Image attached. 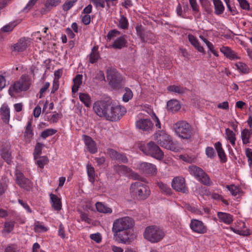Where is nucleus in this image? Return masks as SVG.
<instances>
[{
    "label": "nucleus",
    "instance_id": "nucleus-60",
    "mask_svg": "<svg viewBox=\"0 0 252 252\" xmlns=\"http://www.w3.org/2000/svg\"><path fill=\"white\" fill-rule=\"evenodd\" d=\"M58 235L62 239L66 237L64 227L62 223H60L58 230Z\"/></svg>",
    "mask_w": 252,
    "mask_h": 252
},
{
    "label": "nucleus",
    "instance_id": "nucleus-64",
    "mask_svg": "<svg viewBox=\"0 0 252 252\" xmlns=\"http://www.w3.org/2000/svg\"><path fill=\"white\" fill-rule=\"evenodd\" d=\"M179 158L183 160V161L188 162V163H191L193 161L194 158L189 156L187 155H181L179 156Z\"/></svg>",
    "mask_w": 252,
    "mask_h": 252
},
{
    "label": "nucleus",
    "instance_id": "nucleus-14",
    "mask_svg": "<svg viewBox=\"0 0 252 252\" xmlns=\"http://www.w3.org/2000/svg\"><path fill=\"white\" fill-rule=\"evenodd\" d=\"M172 187L175 190L187 193L188 192L186 185L185 180L181 177H176L173 178L172 181Z\"/></svg>",
    "mask_w": 252,
    "mask_h": 252
},
{
    "label": "nucleus",
    "instance_id": "nucleus-18",
    "mask_svg": "<svg viewBox=\"0 0 252 252\" xmlns=\"http://www.w3.org/2000/svg\"><path fill=\"white\" fill-rule=\"evenodd\" d=\"M32 119L28 121L25 127V131L24 132V139L25 141L28 143H30L33 138L34 132L32 126Z\"/></svg>",
    "mask_w": 252,
    "mask_h": 252
},
{
    "label": "nucleus",
    "instance_id": "nucleus-51",
    "mask_svg": "<svg viewBox=\"0 0 252 252\" xmlns=\"http://www.w3.org/2000/svg\"><path fill=\"white\" fill-rule=\"evenodd\" d=\"M128 26V22L127 18L124 15L121 16L119 20V26L122 29H126Z\"/></svg>",
    "mask_w": 252,
    "mask_h": 252
},
{
    "label": "nucleus",
    "instance_id": "nucleus-8",
    "mask_svg": "<svg viewBox=\"0 0 252 252\" xmlns=\"http://www.w3.org/2000/svg\"><path fill=\"white\" fill-rule=\"evenodd\" d=\"M107 78L109 84L115 89H119L124 85L122 76L114 68H110L107 69Z\"/></svg>",
    "mask_w": 252,
    "mask_h": 252
},
{
    "label": "nucleus",
    "instance_id": "nucleus-42",
    "mask_svg": "<svg viewBox=\"0 0 252 252\" xmlns=\"http://www.w3.org/2000/svg\"><path fill=\"white\" fill-rule=\"evenodd\" d=\"M237 69L243 74H248L250 72V68L248 65L243 63L239 62L235 64Z\"/></svg>",
    "mask_w": 252,
    "mask_h": 252
},
{
    "label": "nucleus",
    "instance_id": "nucleus-7",
    "mask_svg": "<svg viewBox=\"0 0 252 252\" xmlns=\"http://www.w3.org/2000/svg\"><path fill=\"white\" fill-rule=\"evenodd\" d=\"M174 128L177 135L182 139H189L192 135V129L186 121H179L174 125Z\"/></svg>",
    "mask_w": 252,
    "mask_h": 252
},
{
    "label": "nucleus",
    "instance_id": "nucleus-41",
    "mask_svg": "<svg viewBox=\"0 0 252 252\" xmlns=\"http://www.w3.org/2000/svg\"><path fill=\"white\" fill-rule=\"evenodd\" d=\"M225 134L227 140L230 142L233 147L235 146V141L236 139L235 133L229 128L225 129Z\"/></svg>",
    "mask_w": 252,
    "mask_h": 252
},
{
    "label": "nucleus",
    "instance_id": "nucleus-29",
    "mask_svg": "<svg viewBox=\"0 0 252 252\" xmlns=\"http://www.w3.org/2000/svg\"><path fill=\"white\" fill-rule=\"evenodd\" d=\"M98 47L97 46H94L89 56V62L91 63H94L97 62L100 58V55L98 51Z\"/></svg>",
    "mask_w": 252,
    "mask_h": 252
},
{
    "label": "nucleus",
    "instance_id": "nucleus-12",
    "mask_svg": "<svg viewBox=\"0 0 252 252\" xmlns=\"http://www.w3.org/2000/svg\"><path fill=\"white\" fill-rule=\"evenodd\" d=\"M16 183L21 188L27 190H30L32 187V182L25 177L24 174L21 171H17L16 174Z\"/></svg>",
    "mask_w": 252,
    "mask_h": 252
},
{
    "label": "nucleus",
    "instance_id": "nucleus-32",
    "mask_svg": "<svg viewBox=\"0 0 252 252\" xmlns=\"http://www.w3.org/2000/svg\"><path fill=\"white\" fill-rule=\"evenodd\" d=\"M83 75L77 74L73 80V85L72 87V92L76 93L82 83Z\"/></svg>",
    "mask_w": 252,
    "mask_h": 252
},
{
    "label": "nucleus",
    "instance_id": "nucleus-46",
    "mask_svg": "<svg viewBox=\"0 0 252 252\" xmlns=\"http://www.w3.org/2000/svg\"><path fill=\"white\" fill-rule=\"evenodd\" d=\"M44 145L39 142H37L34 147V152L33 153V158L38 157L40 156L42 153V150Z\"/></svg>",
    "mask_w": 252,
    "mask_h": 252
},
{
    "label": "nucleus",
    "instance_id": "nucleus-30",
    "mask_svg": "<svg viewBox=\"0 0 252 252\" xmlns=\"http://www.w3.org/2000/svg\"><path fill=\"white\" fill-rule=\"evenodd\" d=\"M188 39L191 44L195 47L199 52L204 53V50L202 46H201L197 38L191 34L188 35Z\"/></svg>",
    "mask_w": 252,
    "mask_h": 252
},
{
    "label": "nucleus",
    "instance_id": "nucleus-15",
    "mask_svg": "<svg viewBox=\"0 0 252 252\" xmlns=\"http://www.w3.org/2000/svg\"><path fill=\"white\" fill-rule=\"evenodd\" d=\"M30 38L26 37L21 38L16 43L11 46V50L12 52L17 53L23 52L27 49L30 45Z\"/></svg>",
    "mask_w": 252,
    "mask_h": 252
},
{
    "label": "nucleus",
    "instance_id": "nucleus-6",
    "mask_svg": "<svg viewBox=\"0 0 252 252\" xmlns=\"http://www.w3.org/2000/svg\"><path fill=\"white\" fill-rule=\"evenodd\" d=\"M156 135V140L160 146L172 151L178 150V148L173 143L171 137L165 131H159Z\"/></svg>",
    "mask_w": 252,
    "mask_h": 252
},
{
    "label": "nucleus",
    "instance_id": "nucleus-61",
    "mask_svg": "<svg viewBox=\"0 0 252 252\" xmlns=\"http://www.w3.org/2000/svg\"><path fill=\"white\" fill-rule=\"evenodd\" d=\"M245 154L248 158V162L250 166L252 165V150L250 148H247L245 150Z\"/></svg>",
    "mask_w": 252,
    "mask_h": 252
},
{
    "label": "nucleus",
    "instance_id": "nucleus-26",
    "mask_svg": "<svg viewBox=\"0 0 252 252\" xmlns=\"http://www.w3.org/2000/svg\"><path fill=\"white\" fill-rule=\"evenodd\" d=\"M114 170L119 175H123L125 176L130 175L132 170L126 165H115L114 167Z\"/></svg>",
    "mask_w": 252,
    "mask_h": 252
},
{
    "label": "nucleus",
    "instance_id": "nucleus-25",
    "mask_svg": "<svg viewBox=\"0 0 252 252\" xmlns=\"http://www.w3.org/2000/svg\"><path fill=\"white\" fill-rule=\"evenodd\" d=\"M220 51L229 60H234L238 58L236 53L228 46L221 47Z\"/></svg>",
    "mask_w": 252,
    "mask_h": 252
},
{
    "label": "nucleus",
    "instance_id": "nucleus-5",
    "mask_svg": "<svg viewBox=\"0 0 252 252\" xmlns=\"http://www.w3.org/2000/svg\"><path fill=\"white\" fill-rule=\"evenodd\" d=\"M109 108L107 110V114L105 118L110 121H117L126 112L124 107L112 104L110 101L109 103Z\"/></svg>",
    "mask_w": 252,
    "mask_h": 252
},
{
    "label": "nucleus",
    "instance_id": "nucleus-57",
    "mask_svg": "<svg viewBox=\"0 0 252 252\" xmlns=\"http://www.w3.org/2000/svg\"><path fill=\"white\" fill-rule=\"evenodd\" d=\"M34 231L37 232H46L48 229L44 225L39 223V222H37L34 225Z\"/></svg>",
    "mask_w": 252,
    "mask_h": 252
},
{
    "label": "nucleus",
    "instance_id": "nucleus-35",
    "mask_svg": "<svg viewBox=\"0 0 252 252\" xmlns=\"http://www.w3.org/2000/svg\"><path fill=\"white\" fill-rule=\"evenodd\" d=\"M79 97L80 100L84 103L85 106L87 107L91 106L92 100L89 94L86 93H80Z\"/></svg>",
    "mask_w": 252,
    "mask_h": 252
},
{
    "label": "nucleus",
    "instance_id": "nucleus-40",
    "mask_svg": "<svg viewBox=\"0 0 252 252\" xmlns=\"http://www.w3.org/2000/svg\"><path fill=\"white\" fill-rule=\"evenodd\" d=\"M251 134V130L248 129H244L241 131V138L243 144H247L250 143V138Z\"/></svg>",
    "mask_w": 252,
    "mask_h": 252
},
{
    "label": "nucleus",
    "instance_id": "nucleus-63",
    "mask_svg": "<svg viewBox=\"0 0 252 252\" xmlns=\"http://www.w3.org/2000/svg\"><path fill=\"white\" fill-rule=\"evenodd\" d=\"M37 0H30L24 8V11L26 12L29 11L33 7Z\"/></svg>",
    "mask_w": 252,
    "mask_h": 252
},
{
    "label": "nucleus",
    "instance_id": "nucleus-21",
    "mask_svg": "<svg viewBox=\"0 0 252 252\" xmlns=\"http://www.w3.org/2000/svg\"><path fill=\"white\" fill-rule=\"evenodd\" d=\"M10 110L8 105L4 103L0 108V116L3 122L8 124L10 117Z\"/></svg>",
    "mask_w": 252,
    "mask_h": 252
},
{
    "label": "nucleus",
    "instance_id": "nucleus-17",
    "mask_svg": "<svg viewBox=\"0 0 252 252\" xmlns=\"http://www.w3.org/2000/svg\"><path fill=\"white\" fill-rule=\"evenodd\" d=\"M139 168L143 173L150 175H155L157 174V172L156 165L148 162H142L140 163Z\"/></svg>",
    "mask_w": 252,
    "mask_h": 252
},
{
    "label": "nucleus",
    "instance_id": "nucleus-13",
    "mask_svg": "<svg viewBox=\"0 0 252 252\" xmlns=\"http://www.w3.org/2000/svg\"><path fill=\"white\" fill-rule=\"evenodd\" d=\"M189 227L192 232L197 234H204L207 232V227L201 220L193 219L191 220Z\"/></svg>",
    "mask_w": 252,
    "mask_h": 252
},
{
    "label": "nucleus",
    "instance_id": "nucleus-52",
    "mask_svg": "<svg viewBox=\"0 0 252 252\" xmlns=\"http://www.w3.org/2000/svg\"><path fill=\"white\" fill-rule=\"evenodd\" d=\"M90 238L94 241L96 243H100L102 241V236L101 234L97 232L95 233L91 234L90 235Z\"/></svg>",
    "mask_w": 252,
    "mask_h": 252
},
{
    "label": "nucleus",
    "instance_id": "nucleus-37",
    "mask_svg": "<svg viewBox=\"0 0 252 252\" xmlns=\"http://www.w3.org/2000/svg\"><path fill=\"white\" fill-rule=\"evenodd\" d=\"M169 92L174 93L178 94H183L186 91V88L181 86L170 85L167 88Z\"/></svg>",
    "mask_w": 252,
    "mask_h": 252
},
{
    "label": "nucleus",
    "instance_id": "nucleus-53",
    "mask_svg": "<svg viewBox=\"0 0 252 252\" xmlns=\"http://www.w3.org/2000/svg\"><path fill=\"white\" fill-rule=\"evenodd\" d=\"M230 229L234 233H235L237 234H239L240 235L248 236L250 234L249 230L247 229L246 230H240V229H235L232 227H230Z\"/></svg>",
    "mask_w": 252,
    "mask_h": 252
},
{
    "label": "nucleus",
    "instance_id": "nucleus-50",
    "mask_svg": "<svg viewBox=\"0 0 252 252\" xmlns=\"http://www.w3.org/2000/svg\"><path fill=\"white\" fill-rule=\"evenodd\" d=\"M1 158L6 162L8 164L11 162V154L7 150H3L1 154Z\"/></svg>",
    "mask_w": 252,
    "mask_h": 252
},
{
    "label": "nucleus",
    "instance_id": "nucleus-58",
    "mask_svg": "<svg viewBox=\"0 0 252 252\" xmlns=\"http://www.w3.org/2000/svg\"><path fill=\"white\" fill-rule=\"evenodd\" d=\"M120 34V32L116 30H112L109 31L106 36L107 39L108 40H110L112 38L114 37H116L117 35Z\"/></svg>",
    "mask_w": 252,
    "mask_h": 252
},
{
    "label": "nucleus",
    "instance_id": "nucleus-55",
    "mask_svg": "<svg viewBox=\"0 0 252 252\" xmlns=\"http://www.w3.org/2000/svg\"><path fill=\"white\" fill-rule=\"evenodd\" d=\"M205 153L208 158H212L216 156L214 149L211 147H207L205 150Z\"/></svg>",
    "mask_w": 252,
    "mask_h": 252
},
{
    "label": "nucleus",
    "instance_id": "nucleus-4",
    "mask_svg": "<svg viewBox=\"0 0 252 252\" xmlns=\"http://www.w3.org/2000/svg\"><path fill=\"white\" fill-rule=\"evenodd\" d=\"M140 149L146 155L150 156L158 160H161L164 157L163 152L154 142L151 141L146 145L140 146Z\"/></svg>",
    "mask_w": 252,
    "mask_h": 252
},
{
    "label": "nucleus",
    "instance_id": "nucleus-33",
    "mask_svg": "<svg viewBox=\"0 0 252 252\" xmlns=\"http://www.w3.org/2000/svg\"><path fill=\"white\" fill-rule=\"evenodd\" d=\"M35 164L41 169H43L45 165L47 164L49 159L46 156H39L33 158Z\"/></svg>",
    "mask_w": 252,
    "mask_h": 252
},
{
    "label": "nucleus",
    "instance_id": "nucleus-20",
    "mask_svg": "<svg viewBox=\"0 0 252 252\" xmlns=\"http://www.w3.org/2000/svg\"><path fill=\"white\" fill-rule=\"evenodd\" d=\"M137 33L143 42L154 44L155 42V36L154 33L150 32H142L137 30Z\"/></svg>",
    "mask_w": 252,
    "mask_h": 252
},
{
    "label": "nucleus",
    "instance_id": "nucleus-10",
    "mask_svg": "<svg viewBox=\"0 0 252 252\" xmlns=\"http://www.w3.org/2000/svg\"><path fill=\"white\" fill-rule=\"evenodd\" d=\"M189 171L198 180L206 186L211 185L210 179L208 175L200 167L195 165H190L189 167Z\"/></svg>",
    "mask_w": 252,
    "mask_h": 252
},
{
    "label": "nucleus",
    "instance_id": "nucleus-54",
    "mask_svg": "<svg viewBox=\"0 0 252 252\" xmlns=\"http://www.w3.org/2000/svg\"><path fill=\"white\" fill-rule=\"evenodd\" d=\"M16 24L15 22L10 23L9 24L5 25L1 29V31L3 32H9L13 30L14 28L16 26Z\"/></svg>",
    "mask_w": 252,
    "mask_h": 252
},
{
    "label": "nucleus",
    "instance_id": "nucleus-3",
    "mask_svg": "<svg viewBox=\"0 0 252 252\" xmlns=\"http://www.w3.org/2000/svg\"><path fill=\"white\" fill-rule=\"evenodd\" d=\"M163 230L159 227L151 225L146 228L144 233V238L152 243H157L164 237Z\"/></svg>",
    "mask_w": 252,
    "mask_h": 252
},
{
    "label": "nucleus",
    "instance_id": "nucleus-22",
    "mask_svg": "<svg viewBox=\"0 0 252 252\" xmlns=\"http://www.w3.org/2000/svg\"><path fill=\"white\" fill-rule=\"evenodd\" d=\"M217 217L220 222H223L227 225L231 224L233 221V216L227 213L218 212Z\"/></svg>",
    "mask_w": 252,
    "mask_h": 252
},
{
    "label": "nucleus",
    "instance_id": "nucleus-39",
    "mask_svg": "<svg viewBox=\"0 0 252 252\" xmlns=\"http://www.w3.org/2000/svg\"><path fill=\"white\" fill-rule=\"evenodd\" d=\"M87 172L89 181L92 184H94L95 181V174L94 168L91 164H88L87 165Z\"/></svg>",
    "mask_w": 252,
    "mask_h": 252
},
{
    "label": "nucleus",
    "instance_id": "nucleus-43",
    "mask_svg": "<svg viewBox=\"0 0 252 252\" xmlns=\"http://www.w3.org/2000/svg\"><path fill=\"white\" fill-rule=\"evenodd\" d=\"M15 223V222L13 220L6 221L4 224V228L2 232H5L7 233H10L14 228Z\"/></svg>",
    "mask_w": 252,
    "mask_h": 252
},
{
    "label": "nucleus",
    "instance_id": "nucleus-31",
    "mask_svg": "<svg viewBox=\"0 0 252 252\" xmlns=\"http://www.w3.org/2000/svg\"><path fill=\"white\" fill-rule=\"evenodd\" d=\"M97 211L101 213L110 214L112 213V208L102 202H97L95 203Z\"/></svg>",
    "mask_w": 252,
    "mask_h": 252
},
{
    "label": "nucleus",
    "instance_id": "nucleus-27",
    "mask_svg": "<svg viewBox=\"0 0 252 252\" xmlns=\"http://www.w3.org/2000/svg\"><path fill=\"white\" fill-rule=\"evenodd\" d=\"M50 198L52 207L56 211H60L62 209V202L60 198L53 193L50 194Z\"/></svg>",
    "mask_w": 252,
    "mask_h": 252
},
{
    "label": "nucleus",
    "instance_id": "nucleus-62",
    "mask_svg": "<svg viewBox=\"0 0 252 252\" xmlns=\"http://www.w3.org/2000/svg\"><path fill=\"white\" fill-rule=\"evenodd\" d=\"M81 21L85 25L90 24L91 21L90 15L85 14L84 16H81Z\"/></svg>",
    "mask_w": 252,
    "mask_h": 252
},
{
    "label": "nucleus",
    "instance_id": "nucleus-48",
    "mask_svg": "<svg viewBox=\"0 0 252 252\" xmlns=\"http://www.w3.org/2000/svg\"><path fill=\"white\" fill-rule=\"evenodd\" d=\"M77 0H67L62 6L63 11L67 12L76 3Z\"/></svg>",
    "mask_w": 252,
    "mask_h": 252
},
{
    "label": "nucleus",
    "instance_id": "nucleus-2",
    "mask_svg": "<svg viewBox=\"0 0 252 252\" xmlns=\"http://www.w3.org/2000/svg\"><path fill=\"white\" fill-rule=\"evenodd\" d=\"M131 195L139 200L147 198L151 193L149 187L145 184L137 181L131 184L130 187Z\"/></svg>",
    "mask_w": 252,
    "mask_h": 252
},
{
    "label": "nucleus",
    "instance_id": "nucleus-19",
    "mask_svg": "<svg viewBox=\"0 0 252 252\" xmlns=\"http://www.w3.org/2000/svg\"><path fill=\"white\" fill-rule=\"evenodd\" d=\"M83 140L88 151L91 154H95L97 152V148L95 141L89 136L83 135Z\"/></svg>",
    "mask_w": 252,
    "mask_h": 252
},
{
    "label": "nucleus",
    "instance_id": "nucleus-9",
    "mask_svg": "<svg viewBox=\"0 0 252 252\" xmlns=\"http://www.w3.org/2000/svg\"><path fill=\"white\" fill-rule=\"evenodd\" d=\"M32 78L28 75H22L18 81L14 83L12 87L9 88V92L11 95L12 92L18 93L23 91H27L30 88L32 84Z\"/></svg>",
    "mask_w": 252,
    "mask_h": 252
},
{
    "label": "nucleus",
    "instance_id": "nucleus-1",
    "mask_svg": "<svg viewBox=\"0 0 252 252\" xmlns=\"http://www.w3.org/2000/svg\"><path fill=\"white\" fill-rule=\"evenodd\" d=\"M134 224L133 219L128 216L115 220L112 228L114 240L119 243L130 244L132 239L130 229Z\"/></svg>",
    "mask_w": 252,
    "mask_h": 252
},
{
    "label": "nucleus",
    "instance_id": "nucleus-56",
    "mask_svg": "<svg viewBox=\"0 0 252 252\" xmlns=\"http://www.w3.org/2000/svg\"><path fill=\"white\" fill-rule=\"evenodd\" d=\"M90 1L96 8L105 7V0H90Z\"/></svg>",
    "mask_w": 252,
    "mask_h": 252
},
{
    "label": "nucleus",
    "instance_id": "nucleus-44",
    "mask_svg": "<svg viewBox=\"0 0 252 252\" xmlns=\"http://www.w3.org/2000/svg\"><path fill=\"white\" fill-rule=\"evenodd\" d=\"M62 0H46L45 3V8L50 10L53 7H56L61 3Z\"/></svg>",
    "mask_w": 252,
    "mask_h": 252
},
{
    "label": "nucleus",
    "instance_id": "nucleus-34",
    "mask_svg": "<svg viewBox=\"0 0 252 252\" xmlns=\"http://www.w3.org/2000/svg\"><path fill=\"white\" fill-rule=\"evenodd\" d=\"M167 108L172 112H176L180 109L181 106L178 100L173 99L168 101Z\"/></svg>",
    "mask_w": 252,
    "mask_h": 252
},
{
    "label": "nucleus",
    "instance_id": "nucleus-23",
    "mask_svg": "<svg viewBox=\"0 0 252 252\" xmlns=\"http://www.w3.org/2000/svg\"><path fill=\"white\" fill-rule=\"evenodd\" d=\"M108 153L112 159H116L124 163L128 162V159L124 154L119 153L113 149H110L108 151Z\"/></svg>",
    "mask_w": 252,
    "mask_h": 252
},
{
    "label": "nucleus",
    "instance_id": "nucleus-49",
    "mask_svg": "<svg viewBox=\"0 0 252 252\" xmlns=\"http://www.w3.org/2000/svg\"><path fill=\"white\" fill-rule=\"evenodd\" d=\"M126 93L124 94L123 96V100L126 102L130 100L133 97V93L132 91L128 88L126 87L125 88Z\"/></svg>",
    "mask_w": 252,
    "mask_h": 252
},
{
    "label": "nucleus",
    "instance_id": "nucleus-59",
    "mask_svg": "<svg viewBox=\"0 0 252 252\" xmlns=\"http://www.w3.org/2000/svg\"><path fill=\"white\" fill-rule=\"evenodd\" d=\"M240 7L245 10L250 9V4L249 2L247 0H237Z\"/></svg>",
    "mask_w": 252,
    "mask_h": 252
},
{
    "label": "nucleus",
    "instance_id": "nucleus-45",
    "mask_svg": "<svg viewBox=\"0 0 252 252\" xmlns=\"http://www.w3.org/2000/svg\"><path fill=\"white\" fill-rule=\"evenodd\" d=\"M226 189L230 191L231 194L233 196H236L239 194L241 191V189L235 185H226Z\"/></svg>",
    "mask_w": 252,
    "mask_h": 252
},
{
    "label": "nucleus",
    "instance_id": "nucleus-38",
    "mask_svg": "<svg viewBox=\"0 0 252 252\" xmlns=\"http://www.w3.org/2000/svg\"><path fill=\"white\" fill-rule=\"evenodd\" d=\"M158 186L161 192L165 195H170L172 193V189L167 184L162 182H158Z\"/></svg>",
    "mask_w": 252,
    "mask_h": 252
},
{
    "label": "nucleus",
    "instance_id": "nucleus-36",
    "mask_svg": "<svg viewBox=\"0 0 252 252\" xmlns=\"http://www.w3.org/2000/svg\"><path fill=\"white\" fill-rule=\"evenodd\" d=\"M215 7V13L217 15L222 14L224 10V7L220 0H213Z\"/></svg>",
    "mask_w": 252,
    "mask_h": 252
},
{
    "label": "nucleus",
    "instance_id": "nucleus-16",
    "mask_svg": "<svg viewBox=\"0 0 252 252\" xmlns=\"http://www.w3.org/2000/svg\"><path fill=\"white\" fill-rule=\"evenodd\" d=\"M135 126L139 129L149 132L152 130L153 124L150 119L139 118L135 122Z\"/></svg>",
    "mask_w": 252,
    "mask_h": 252
},
{
    "label": "nucleus",
    "instance_id": "nucleus-28",
    "mask_svg": "<svg viewBox=\"0 0 252 252\" xmlns=\"http://www.w3.org/2000/svg\"><path fill=\"white\" fill-rule=\"evenodd\" d=\"M215 149L218 153V156L222 163H225L227 161L226 154L222 148L221 143L220 142H217L215 144Z\"/></svg>",
    "mask_w": 252,
    "mask_h": 252
},
{
    "label": "nucleus",
    "instance_id": "nucleus-47",
    "mask_svg": "<svg viewBox=\"0 0 252 252\" xmlns=\"http://www.w3.org/2000/svg\"><path fill=\"white\" fill-rule=\"evenodd\" d=\"M57 132V130L53 128H48L43 130L41 133V137L43 139H46L47 137L52 136Z\"/></svg>",
    "mask_w": 252,
    "mask_h": 252
},
{
    "label": "nucleus",
    "instance_id": "nucleus-24",
    "mask_svg": "<svg viewBox=\"0 0 252 252\" xmlns=\"http://www.w3.org/2000/svg\"><path fill=\"white\" fill-rule=\"evenodd\" d=\"M126 35H124L118 37L113 43L111 47L114 49H121L127 46Z\"/></svg>",
    "mask_w": 252,
    "mask_h": 252
},
{
    "label": "nucleus",
    "instance_id": "nucleus-11",
    "mask_svg": "<svg viewBox=\"0 0 252 252\" xmlns=\"http://www.w3.org/2000/svg\"><path fill=\"white\" fill-rule=\"evenodd\" d=\"M109 101L98 100L95 101L93 105V109L95 113L100 117L105 118L107 114V110L109 108Z\"/></svg>",
    "mask_w": 252,
    "mask_h": 252
}]
</instances>
